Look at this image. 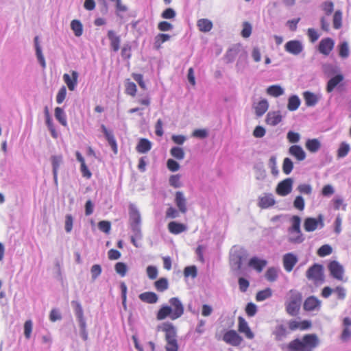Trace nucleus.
<instances>
[{
    "label": "nucleus",
    "mask_w": 351,
    "mask_h": 351,
    "mask_svg": "<svg viewBox=\"0 0 351 351\" xmlns=\"http://www.w3.org/2000/svg\"><path fill=\"white\" fill-rule=\"evenodd\" d=\"M129 223L132 233H135L137 239L141 240L143 234L141 232V217L139 210L133 204L129 205Z\"/></svg>",
    "instance_id": "39448f33"
},
{
    "label": "nucleus",
    "mask_w": 351,
    "mask_h": 351,
    "mask_svg": "<svg viewBox=\"0 0 351 351\" xmlns=\"http://www.w3.org/2000/svg\"><path fill=\"white\" fill-rule=\"evenodd\" d=\"M298 257L293 253H287L283 256V265L288 272L292 271L295 265L298 263Z\"/></svg>",
    "instance_id": "f3484780"
},
{
    "label": "nucleus",
    "mask_w": 351,
    "mask_h": 351,
    "mask_svg": "<svg viewBox=\"0 0 351 351\" xmlns=\"http://www.w3.org/2000/svg\"><path fill=\"white\" fill-rule=\"evenodd\" d=\"M247 258V251L239 247H234L230 251V262L232 269L237 274L241 275V265Z\"/></svg>",
    "instance_id": "7ed1b4c3"
},
{
    "label": "nucleus",
    "mask_w": 351,
    "mask_h": 351,
    "mask_svg": "<svg viewBox=\"0 0 351 351\" xmlns=\"http://www.w3.org/2000/svg\"><path fill=\"white\" fill-rule=\"evenodd\" d=\"M272 295V290L270 288H266L264 290L260 291L256 293V300L257 301H263L269 298Z\"/></svg>",
    "instance_id": "de8ad7c7"
},
{
    "label": "nucleus",
    "mask_w": 351,
    "mask_h": 351,
    "mask_svg": "<svg viewBox=\"0 0 351 351\" xmlns=\"http://www.w3.org/2000/svg\"><path fill=\"white\" fill-rule=\"evenodd\" d=\"M321 7L326 16H330L334 10V4L330 1H326L323 2Z\"/></svg>",
    "instance_id": "5fc2aeb1"
},
{
    "label": "nucleus",
    "mask_w": 351,
    "mask_h": 351,
    "mask_svg": "<svg viewBox=\"0 0 351 351\" xmlns=\"http://www.w3.org/2000/svg\"><path fill=\"white\" fill-rule=\"evenodd\" d=\"M171 155L178 160H182L184 158V152L180 147H173L170 150Z\"/></svg>",
    "instance_id": "603ef678"
},
{
    "label": "nucleus",
    "mask_w": 351,
    "mask_h": 351,
    "mask_svg": "<svg viewBox=\"0 0 351 351\" xmlns=\"http://www.w3.org/2000/svg\"><path fill=\"white\" fill-rule=\"evenodd\" d=\"M334 47V41L330 38L322 39L319 44L320 53L327 56L330 53Z\"/></svg>",
    "instance_id": "6ab92c4d"
},
{
    "label": "nucleus",
    "mask_w": 351,
    "mask_h": 351,
    "mask_svg": "<svg viewBox=\"0 0 351 351\" xmlns=\"http://www.w3.org/2000/svg\"><path fill=\"white\" fill-rule=\"evenodd\" d=\"M332 252V247L328 244H325L319 248L317 251V254L321 257H324L330 254Z\"/></svg>",
    "instance_id": "4d7b16f0"
},
{
    "label": "nucleus",
    "mask_w": 351,
    "mask_h": 351,
    "mask_svg": "<svg viewBox=\"0 0 351 351\" xmlns=\"http://www.w3.org/2000/svg\"><path fill=\"white\" fill-rule=\"evenodd\" d=\"M184 274L185 277L191 276L192 278H195L197 275V267L194 265L188 266L184 268Z\"/></svg>",
    "instance_id": "680f3d73"
},
{
    "label": "nucleus",
    "mask_w": 351,
    "mask_h": 351,
    "mask_svg": "<svg viewBox=\"0 0 351 351\" xmlns=\"http://www.w3.org/2000/svg\"><path fill=\"white\" fill-rule=\"evenodd\" d=\"M288 334L287 328L283 324L277 325L272 331L274 339L276 341H281L286 338Z\"/></svg>",
    "instance_id": "5701e85b"
},
{
    "label": "nucleus",
    "mask_w": 351,
    "mask_h": 351,
    "mask_svg": "<svg viewBox=\"0 0 351 351\" xmlns=\"http://www.w3.org/2000/svg\"><path fill=\"white\" fill-rule=\"evenodd\" d=\"M343 80V76L341 74H337L333 77L330 78L326 86V91L328 93H331L335 88L337 87V86Z\"/></svg>",
    "instance_id": "c756f323"
},
{
    "label": "nucleus",
    "mask_w": 351,
    "mask_h": 351,
    "mask_svg": "<svg viewBox=\"0 0 351 351\" xmlns=\"http://www.w3.org/2000/svg\"><path fill=\"white\" fill-rule=\"evenodd\" d=\"M154 287L158 291L163 292L169 288V282L166 278H160L154 282Z\"/></svg>",
    "instance_id": "37998d69"
},
{
    "label": "nucleus",
    "mask_w": 351,
    "mask_h": 351,
    "mask_svg": "<svg viewBox=\"0 0 351 351\" xmlns=\"http://www.w3.org/2000/svg\"><path fill=\"white\" fill-rule=\"evenodd\" d=\"M287 138L291 143H296L300 139V134L298 132L289 131L287 134Z\"/></svg>",
    "instance_id": "69168bd1"
},
{
    "label": "nucleus",
    "mask_w": 351,
    "mask_h": 351,
    "mask_svg": "<svg viewBox=\"0 0 351 351\" xmlns=\"http://www.w3.org/2000/svg\"><path fill=\"white\" fill-rule=\"evenodd\" d=\"M247 53L241 49V51L239 53V60L237 62L236 67L238 70H241L244 69L247 64Z\"/></svg>",
    "instance_id": "a18cd8bd"
},
{
    "label": "nucleus",
    "mask_w": 351,
    "mask_h": 351,
    "mask_svg": "<svg viewBox=\"0 0 351 351\" xmlns=\"http://www.w3.org/2000/svg\"><path fill=\"white\" fill-rule=\"evenodd\" d=\"M55 117L63 126H67L65 112L62 108L60 107L55 108Z\"/></svg>",
    "instance_id": "79ce46f5"
},
{
    "label": "nucleus",
    "mask_w": 351,
    "mask_h": 351,
    "mask_svg": "<svg viewBox=\"0 0 351 351\" xmlns=\"http://www.w3.org/2000/svg\"><path fill=\"white\" fill-rule=\"evenodd\" d=\"M180 176L179 174L172 175L170 176L169 182V184L174 188H180L182 186L180 182Z\"/></svg>",
    "instance_id": "052dcab7"
},
{
    "label": "nucleus",
    "mask_w": 351,
    "mask_h": 351,
    "mask_svg": "<svg viewBox=\"0 0 351 351\" xmlns=\"http://www.w3.org/2000/svg\"><path fill=\"white\" fill-rule=\"evenodd\" d=\"M302 301V295L297 290L291 289L289 293V298L285 302L287 313L291 316H296L300 311Z\"/></svg>",
    "instance_id": "20e7f679"
},
{
    "label": "nucleus",
    "mask_w": 351,
    "mask_h": 351,
    "mask_svg": "<svg viewBox=\"0 0 351 351\" xmlns=\"http://www.w3.org/2000/svg\"><path fill=\"white\" fill-rule=\"evenodd\" d=\"M276 204L274 195L271 193H265L263 196L258 197V206L263 208H268Z\"/></svg>",
    "instance_id": "2eb2a0df"
},
{
    "label": "nucleus",
    "mask_w": 351,
    "mask_h": 351,
    "mask_svg": "<svg viewBox=\"0 0 351 351\" xmlns=\"http://www.w3.org/2000/svg\"><path fill=\"white\" fill-rule=\"evenodd\" d=\"M175 204L182 213H186L187 211L186 199L182 191H177L175 196Z\"/></svg>",
    "instance_id": "4be33fe9"
},
{
    "label": "nucleus",
    "mask_w": 351,
    "mask_h": 351,
    "mask_svg": "<svg viewBox=\"0 0 351 351\" xmlns=\"http://www.w3.org/2000/svg\"><path fill=\"white\" fill-rule=\"evenodd\" d=\"M34 45H35L36 54L39 63L40 64L41 66L43 69H45L46 67V63H45V60L44 56L42 52L41 47L39 45L38 36H36L34 38Z\"/></svg>",
    "instance_id": "f704fd0d"
},
{
    "label": "nucleus",
    "mask_w": 351,
    "mask_h": 351,
    "mask_svg": "<svg viewBox=\"0 0 351 351\" xmlns=\"http://www.w3.org/2000/svg\"><path fill=\"white\" fill-rule=\"evenodd\" d=\"M169 302L170 306L163 305L158 311L156 317L158 320L165 319L168 316L174 320L184 314V306L178 298H171Z\"/></svg>",
    "instance_id": "f257e3e1"
},
{
    "label": "nucleus",
    "mask_w": 351,
    "mask_h": 351,
    "mask_svg": "<svg viewBox=\"0 0 351 351\" xmlns=\"http://www.w3.org/2000/svg\"><path fill=\"white\" fill-rule=\"evenodd\" d=\"M197 25L200 32H208L213 28V23L210 20L207 19H199L197 22Z\"/></svg>",
    "instance_id": "c9c22d12"
},
{
    "label": "nucleus",
    "mask_w": 351,
    "mask_h": 351,
    "mask_svg": "<svg viewBox=\"0 0 351 351\" xmlns=\"http://www.w3.org/2000/svg\"><path fill=\"white\" fill-rule=\"evenodd\" d=\"M285 50L293 56H298L304 50V46L300 40H292L286 43Z\"/></svg>",
    "instance_id": "1a4fd4ad"
},
{
    "label": "nucleus",
    "mask_w": 351,
    "mask_h": 351,
    "mask_svg": "<svg viewBox=\"0 0 351 351\" xmlns=\"http://www.w3.org/2000/svg\"><path fill=\"white\" fill-rule=\"evenodd\" d=\"M108 38L110 41V47L112 49L117 52L119 49L121 38L119 36H117L113 30H109L108 32Z\"/></svg>",
    "instance_id": "bb28decb"
},
{
    "label": "nucleus",
    "mask_w": 351,
    "mask_h": 351,
    "mask_svg": "<svg viewBox=\"0 0 351 351\" xmlns=\"http://www.w3.org/2000/svg\"><path fill=\"white\" fill-rule=\"evenodd\" d=\"M51 162L52 165V170H53V176L54 183L58 184V169L63 162V158L62 155H54L51 156Z\"/></svg>",
    "instance_id": "dca6fc26"
},
{
    "label": "nucleus",
    "mask_w": 351,
    "mask_h": 351,
    "mask_svg": "<svg viewBox=\"0 0 351 351\" xmlns=\"http://www.w3.org/2000/svg\"><path fill=\"white\" fill-rule=\"evenodd\" d=\"M350 50L347 42H343L339 45V56L343 58H346L349 56Z\"/></svg>",
    "instance_id": "13d9d810"
},
{
    "label": "nucleus",
    "mask_w": 351,
    "mask_h": 351,
    "mask_svg": "<svg viewBox=\"0 0 351 351\" xmlns=\"http://www.w3.org/2000/svg\"><path fill=\"white\" fill-rule=\"evenodd\" d=\"M241 49H242L240 46H234L232 48L229 49L225 57L226 62H232L235 60L237 56L240 53Z\"/></svg>",
    "instance_id": "72a5a7b5"
},
{
    "label": "nucleus",
    "mask_w": 351,
    "mask_h": 351,
    "mask_svg": "<svg viewBox=\"0 0 351 351\" xmlns=\"http://www.w3.org/2000/svg\"><path fill=\"white\" fill-rule=\"evenodd\" d=\"M239 321V331L241 333H244L245 337L249 339H252L254 338V335L250 330L247 322L245 321V319L242 317H239L238 318Z\"/></svg>",
    "instance_id": "412c9836"
},
{
    "label": "nucleus",
    "mask_w": 351,
    "mask_h": 351,
    "mask_svg": "<svg viewBox=\"0 0 351 351\" xmlns=\"http://www.w3.org/2000/svg\"><path fill=\"white\" fill-rule=\"evenodd\" d=\"M301 104V101L298 96L297 95H291L288 99L287 108L290 111L296 110Z\"/></svg>",
    "instance_id": "58836bf2"
},
{
    "label": "nucleus",
    "mask_w": 351,
    "mask_h": 351,
    "mask_svg": "<svg viewBox=\"0 0 351 351\" xmlns=\"http://www.w3.org/2000/svg\"><path fill=\"white\" fill-rule=\"evenodd\" d=\"M268 165L271 170V173L276 176L278 174V169L276 165V157L275 156H271L270 157Z\"/></svg>",
    "instance_id": "bf43d9fd"
},
{
    "label": "nucleus",
    "mask_w": 351,
    "mask_h": 351,
    "mask_svg": "<svg viewBox=\"0 0 351 351\" xmlns=\"http://www.w3.org/2000/svg\"><path fill=\"white\" fill-rule=\"evenodd\" d=\"M289 153L297 160L302 161L306 158V153L300 145H292L289 149Z\"/></svg>",
    "instance_id": "393cba45"
},
{
    "label": "nucleus",
    "mask_w": 351,
    "mask_h": 351,
    "mask_svg": "<svg viewBox=\"0 0 351 351\" xmlns=\"http://www.w3.org/2000/svg\"><path fill=\"white\" fill-rule=\"evenodd\" d=\"M71 27L77 37L82 36L83 33V26L78 20H73L71 23Z\"/></svg>",
    "instance_id": "c03bdc74"
},
{
    "label": "nucleus",
    "mask_w": 351,
    "mask_h": 351,
    "mask_svg": "<svg viewBox=\"0 0 351 351\" xmlns=\"http://www.w3.org/2000/svg\"><path fill=\"white\" fill-rule=\"evenodd\" d=\"M267 262L265 260L260 259L257 257H252L249 261V266L255 269L258 272L262 271L266 266Z\"/></svg>",
    "instance_id": "2f4dec72"
},
{
    "label": "nucleus",
    "mask_w": 351,
    "mask_h": 351,
    "mask_svg": "<svg viewBox=\"0 0 351 351\" xmlns=\"http://www.w3.org/2000/svg\"><path fill=\"white\" fill-rule=\"evenodd\" d=\"M324 226V216L322 214H319L317 218L306 217L304 221V228L306 232H313Z\"/></svg>",
    "instance_id": "0eeeda50"
},
{
    "label": "nucleus",
    "mask_w": 351,
    "mask_h": 351,
    "mask_svg": "<svg viewBox=\"0 0 351 351\" xmlns=\"http://www.w3.org/2000/svg\"><path fill=\"white\" fill-rule=\"evenodd\" d=\"M293 180L292 178H289L278 183L276 191L281 196H286L289 194L292 191Z\"/></svg>",
    "instance_id": "9b49d317"
},
{
    "label": "nucleus",
    "mask_w": 351,
    "mask_h": 351,
    "mask_svg": "<svg viewBox=\"0 0 351 351\" xmlns=\"http://www.w3.org/2000/svg\"><path fill=\"white\" fill-rule=\"evenodd\" d=\"M319 340L316 334H307L302 339H295L290 341L287 348L293 351H313L318 346Z\"/></svg>",
    "instance_id": "f03ea898"
},
{
    "label": "nucleus",
    "mask_w": 351,
    "mask_h": 351,
    "mask_svg": "<svg viewBox=\"0 0 351 351\" xmlns=\"http://www.w3.org/2000/svg\"><path fill=\"white\" fill-rule=\"evenodd\" d=\"M282 121V116L279 111L269 112L266 116L265 121L267 124L275 126Z\"/></svg>",
    "instance_id": "b1692460"
},
{
    "label": "nucleus",
    "mask_w": 351,
    "mask_h": 351,
    "mask_svg": "<svg viewBox=\"0 0 351 351\" xmlns=\"http://www.w3.org/2000/svg\"><path fill=\"white\" fill-rule=\"evenodd\" d=\"M171 38V36L166 34H158L155 37L154 41V47L156 49H159L162 45V43L169 40Z\"/></svg>",
    "instance_id": "49530a36"
},
{
    "label": "nucleus",
    "mask_w": 351,
    "mask_h": 351,
    "mask_svg": "<svg viewBox=\"0 0 351 351\" xmlns=\"http://www.w3.org/2000/svg\"><path fill=\"white\" fill-rule=\"evenodd\" d=\"M293 169V163L289 158H285L283 160L282 171L286 175H289Z\"/></svg>",
    "instance_id": "864d4df0"
},
{
    "label": "nucleus",
    "mask_w": 351,
    "mask_h": 351,
    "mask_svg": "<svg viewBox=\"0 0 351 351\" xmlns=\"http://www.w3.org/2000/svg\"><path fill=\"white\" fill-rule=\"evenodd\" d=\"M269 108V104L267 99L261 100L255 106V112L258 117L263 116Z\"/></svg>",
    "instance_id": "e433bc0d"
},
{
    "label": "nucleus",
    "mask_w": 351,
    "mask_h": 351,
    "mask_svg": "<svg viewBox=\"0 0 351 351\" xmlns=\"http://www.w3.org/2000/svg\"><path fill=\"white\" fill-rule=\"evenodd\" d=\"M306 147L309 152L315 153L320 149L321 143L317 138L308 139L306 142Z\"/></svg>",
    "instance_id": "4c0bfd02"
},
{
    "label": "nucleus",
    "mask_w": 351,
    "mask_h": 351,
    "mask_svg": "<svg viewBox=\"0 0 351 351\" xmlns=\"http://www.w3.org/2000/svg\"><path fill=\"white\" fill-rule=\"evenodd\" d=\"M292 225L289 228L288 232L289 234H295L298 233V238L294 239L295 241H299L298 240H302V231L300 229V223H301V218L298 215H294L291 218Z\"/></svg>",
    "instance_id": "4468645a"
},
{
    "label": "nucleus",
    "mask_w": 351,
    "mask_h": 351,
    "mask_svg": "<svg viewBox=\"0 0 351 351\" xmlns=\"http://www.w3.org/2000/svg\"><path fill=\"white\" fill-rule=\"evenodd\" d=\"M245 312L250 317L254 316L257 312L256 305L252 302L248 303L245 307Z\"/></svg>",
    "instance_id": "774afa93"
},
{
    "label": "nucleus",
    "mask_w": 351,
    "mask_h": 351,
    "mask_svg": "<svg viewBox=\"0 0 351 351\" xmlns=\"http://www.w3.org/2000/svg\"><path fill=\"white\" fill-rule=\"evenodd\" d=\"M101 128L114 154H117V145L112 132L109 131L104 125H101Z\"/></svg>",
    "instance_id": "a211bd4d"
},
{
    "label": "nucleus",
    "mask_w": 351,
    "mask_h": 351,
    "mask_svg": "<svg viewBox=\"0 0 351 351\" xmlns=\"http://www.w3.org/2000/svg\"><path fill=\"white\" fill-rule=\"evenodd\" d=\"M350 150V145L346 142H342L337 150V156L339 158H344L347 156Z\"/></svg>",
    "instance_id": "8fccbe9b"
},
{
    "label": "nucleus",
    "mask_w": 351,
    "mask_h": 351,
    "mask_svg": "<svg viewBox=\"0 0 351 351\" xmlns=\"http://www.w3.org/2000/svg\"><path fill=\"white\" fill-rule=\"evenodd\" d=\"M168 229L169 232L174 234H178L187 230L186 225L176 221H171L168 224Z\"/></svg>",
    "instance_id": "c85d7f7f"
},
{
    "label": "nucleus",
    "mask_w": 351,
    "mask_h": 351,
    "mask_svg": "<svg viewBox=\"0 0 351 351\" xmlns=\"http://www.w3.org/2000/svg\"><path fill=\"white\" fill-rule=\"evenodd\" d=\"M152 143L147 138H141L136 145V149L138 153L145 154L152 149Z\"/></svg>",
    "instance_id": "cd10ccee"
},
{
    "label": "nucleus",
    "mask_w": 351,
    "mask_h": 351,
    "mask_svg": "<svg viewBox=\"0 0 351 351\" xmlns=\"http://www.w3.org/2000/svg\"><path fill=\"white\" fill-rule=\"evenodd\" d=\"M328 269L333 278L341 280L343 275V267L337 261H332L328 264Z\"/></svg>",
    "instance_id": "ddd939ff"
},
{
    "label": "nucleus",
    "mask_w": 351,
    "mask_h": 351,
    "mask_svg": "<svg viewBox=\"0 0 351 351\" xmlns=\"http://www.w3.org/2000/svg\"><path fill=\"white\" fill-rule=\"evenodd\" d=\"M157 330H162L165 334V341L167 342L177 339V330L171 322H164L157 326Z\"/></svg>",
    "instance_id": "6e6552de"
},
{
    "label": "nucleus",
    "mask_w": 351,
    "mask_h": 351,
    "mask_svg": "<svg viewBox=\"0 0 351 351\" xmlns=\"http://www.w3.org/2000/svg\"><path fill=\"white\" fill-rule=\"evenodd\" d=\"M278 276V269L276 267H269L266 273L265 278L270 282H274L277 280Z\"/></svg>",
    "instance_id": "09e8293b"
},
{
    "label": "nucleus",
    "mask_w": 351,
    "mask_h": 351,
    "mask_svg": "<svg viewBox=\"0 0 351 351\" xmlns=\"http://www.w3.org/2000/svg\"><path fill=\"white\" fill-rule=\"evenodd\" d=\"M72 78L70 77V75L67 73L64 74L63 75V80L66 84L67 85L69 89L71 91L74 90L75 89V87L77 84V78L79 76V74L77 71H73L71 72Z\"/></svg>",
    "instance_id": "aec40b11"
},
{
    "label": "nucleus",
    "mask_w": 351,
    "mask_h": 351,
    "mask_svg": "<svg viewBox=\"0 0 351 351\" xmlns=\"http://www.w3.org/2000/svg\"><path fill=\"white\" fill-rule=\"evenodd\" d=\"M302 95L306 105L309 107L315 106L320 99L319 96L310 91H304Z\"/></svg>",
    "instance_id": "a878e982"
},
{
    "label": "nucleus",
    "mask_w": 351,
    "mask_h": 351,
    "mask_svg": "<svg viewBox=\"0 0 351 351\" xmlns=\"http://www.w3.org/2000/svg\"><path fill=\"white\" fill-rule=\"evenodd\" d=\"M322 70L328 77L335 74L337 72V68L330 64H324L322 66Z\"/></svg>",
    "instance_id": "e2e57ef3"
},
{
    "label": "nucleus",
    "mask_w": 351,
    "mask_h": 351,
    "mask_svg": "<svg viewBox=\"0 0 351 351\" xmlns=\"http://www.w3.org/2000/svg\"><path fill=\"white\" fill-rule=\"evenodd\" d=\"M176 15V11L173 8H167L161 14V17L165 19H172Z\"/></svg>",
    "instance_id": "338daca9"
},
{
    "label": "nucleus",
    "mask_w": 351,
    "mask_h": 351,
    "mask_svg": "<svg viewBox=\"0 0 351 351\" xmlns=\"http://www.w3.org/2000/svg\"><path fill=\"white\" fill-rule=\"evenodd\" d=\"M306 276L308 280H313L315 283L324 281V267L322 265L315 263L308 269L306 272Z\"/></svg>",
    "instance_id": "423d86ee"
},
{
    "label": "nucleus",
    "mask_w": 351,
    "mask_h": 351,
    "mask_svg": "<svg viewBox=\"0 0 351 351\" xmlns=\"http://www.w3.org/2000/svg\"><path fill=\"white\" fill-rule=\"evenodd\" d=\"M139 299L148 304H155L158 300V296L154 292L148 291L141 293L139 295Z\"/></svg>",
    "instance_id": "7c9ffc66"
},
{
    "label": "nucleus",
    "mask_w": 351,
    "mask_h": 351,
    "mask_svg": "<svg viewBox=\"0 0 351 351\" xmlns=\"http://www.w3.org/2000/svg\"><path fill=\"white\" fill-rule=\"evenodd\" d=\"M114 269L117 274L123 277L126 275L128 266L124 263L118 262L115 264Z\"/></svg>",
    "instance_id": "6e6d98bb"
},
{
    "label": "nucleus",
    "mask_w": 351,
    "mask_h": 351,
    "mask_svg": "<svg viewBox=\"0 0 351 351\" xmlns=\"http://www.w3.org/2000/svg\"><path fill=\"white\" fill-rule=\"evenodd\" d=\"M267 93L275 97L284 94V89L279 85H272L267 88Z\"/></svg>",
    "instance_id": "ea45409f"
},
{
    "label": "nucleus",
    "mask_w": 351,
    "mask_h": 351,
    "mask_svg": "<svg viewBox=\"0 0 351 351\" xmlns=\"http://www.w3.org/2000/svg\"><path fill=\"white\" fill-rule=\"evenodd\" d=\"M342 25V12L341 10H336L333 15V27L335 29H338Z\"/></svg>",
    "instance_id": "3c124183"
},
{
    "label": "nucleus",
    "mask_w": 351,
    "mask_h": 351,
    "mask_svg": "<svg viewBox=\"0 0 351 351\" xmlns=\"http://www.w3.org/2000/svg\"><path fill=\"white\" fill-rule=\"evenodd\" d=\"M321 300L315 296L308 297L304 302L303 308L305 311H319L321 308Z\"/></svg>",
    "instance_id": "9d476101"
},
{
    "label": "nucleus",
    "mask_w": 351,
    "mask_h": 351,
    "mask_svg": "<svg viewBox=\"0 0 351 351\" xmlns=\"http://www.w3.org/2000/svg\"><path fill=\"white\" fill-rule=\"evenodd\" d=\"M76 320H77V322L78 324V326L80 328V335L81 337L82 338V339L84 341H87L88 335L87 324H86V321L85 317H82V318L76 319Z\"/></svg>",
    "instance_id": "473e14b6"
},
{
    "label": "nucleus",
    "mask_w": 351,
    "mask_h": 351,
    "mask_svg": "<svg viewBox=\"0 0 351 351\" xmlns=\"http://www.w3.org/2000/svg\"><path fill=\"white\" fill-rule=\"evenodd\" d=\"M223 340L231 346H238L241 343L243 339L235 330H230L224 334Z\"/></svg>",
    "instance_id": "f8f14e48"
},
{
    "label": "nucleus",
    "mask_w": 351,
    "mask_h": 351,
    "mask_svg": "<svg viewBox=\"0 0 351 351\" xmlns=\"http://www.w3.org/2000/svg\"><path fill=\"white\" fill-rule=\"evenodd\" d=\"M101 273V267L99 265L95 264L91 267L90 274L93 280H95L99 277V276H100Z\"/></svg>",
    "instance_id": "0e129e2a"
},
{
    "label": "nucleus",
    "mask_w": 351,
    "mask_h": 351,
    "mask_svg": "<svg viewBox=\"0 0 351 351\" xmlns=\"http://www.w3.org/2000/svg\"><path fill=\"white\" fill-rule=\"evenodd\" d=\"M71 304L73 308L76 319L84 317V310L80 302L77 300H73Z\"/></svg>",
    "instance_id": "a19ab883"
}]
</instances>
